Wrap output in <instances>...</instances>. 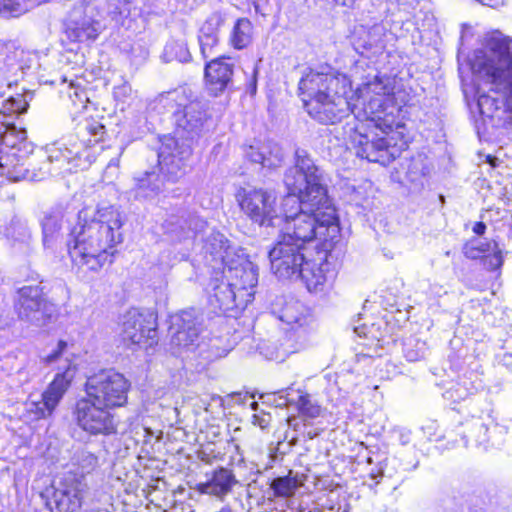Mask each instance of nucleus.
I'll return each mask as SVG.
<instances>
[{"mask_svg": "<svg viewBox=\"0 0 512 512\" xmlns=\"http://www.w3.org/2000/svg\"><path fill=\"white\" fill-rule=\"evenodd\" d=\"M234 63L229 58L218 57L205 66V79L210 92L217 96L233 87Z\"/></svg>", "mask_w": 512, "mask_h": 512, "instance_id": "nucleus-21", "label": "nucleus"}, {"mask_svg": "<svg viewBox=\"0 0 512 512\" xmlns=\"http://www.w3.org/2000/svg\"><path fill=\"white\" fill-rule=\"evenodd\" d=\"M222 274L238 292L253 289L258 282V268L242 249L222 268Z\"/></svg>", "mask_w": 512, "mask_h": 512, "instance_id": "nucleus-18", "label": "nucleus"}, {"mask_svg": "<svg viewBox=\"0 0 512 512\" xmlns=\"http://www.w3.org/2000/svg\"><path fill=\"white\" fill-rule=\"evenodd\" d=\"M250 407H251V409L253 411H256L258 409V407H259V404L254 401V402L251 403Z\"/></svg>", "mask_w": 512, "mask_h": 512, "instance_id": "nucleus-57", "label": "nucleus"}, {"mask_svg": "<svg viewBox=\"0 0 512 512\" xmlns=\"http://www.w3.org/2000/svg\"><path fill=\"white\" fill-rule=\"evenodd\" d=\"M30 144L26 141V132L7 133L0 143V175L10 180H33L29 176V170L24 168V161L31 152Z\"/></svg>", "mask_w": 512, "mask_h": 512, "instance_id": "nucleus-11", "label": "nucleus"}, {"mask_svg": "<svg viewBox=\"0 0 512 512\" xmlns=\"http://www.w3.org/2000/svg\"><path fill=\"white\" fill-rule=\"evenodd\" d=\"M178 49L180 51V55H175V58L180 62L188 61L190 55L188 50L183 44L171 43L168 44L165 48L166 54H171L174 50Z\"/></svg>", "mask_w": 512, "mask_h": 512, "instance_id": "nucleus-47", "label": "nucleus"}, {"mask_svg": "<svg viewBox=\"0 0 512 512\" xmlns=\"http://www.w3.org/2000/svg\"><path fill=\"white\" fill-rule=\"evenodd\" d=\"M300 308H302V305L298 302L287 304L282 310L281 320L289 325L298 324L302 326L306 323V317L301 313H296Z\"/></svg>", "mask_w": 512, "mask_h": 512, "instance_id": "nucleus-40", "label": "nucleus"}, {"mask_svg": "<svg viewBox=\"0 0 512 512\" xmlns=\"http://www.w3.org/2000/svg\"><path fill=\"white\" fill-rule=\"evenodd\" d=\"M66 347H67V343L66 342L59 341L58 345H57V348L53 352L48 354L46 357H44L43 361L46 364H52V363L58 361L61 358L62 353L66 349Z\"/></svg>", "mask_w": 512, "mask_h": 512, "instance_id": "nucleus-48", "label": "nucleus"}, {"mask_svg": "<svg viewBox=\"0 0 512 512\" xmlns=\"http://www.w3.org/2000/svg\"><path fill=\"white\" fill-rule=\"evenodd\" d=\"M237 200L243 213L260 226H275L281 220L274 191L242 188Z\"/></svg>", "mask_w": 512, "mask_h": 512, "instance_id": "nucleus-8", "label": "nucleus"}, {"mask_svg": "<svg viewBox=\"0 0 512 512\" xmlns=\"http://www.w3.org/2000/svg\"><path fill=\"white\" fill-rule=\"evenodd\" d=\"M122 225V214L114 206L100 207L92 220L79 222L67 240L73 264L79 269L93 272L111 264L114 247L123 240Z\"/></svg>", "mask_w": 512, "mask_h": 512, "instance_id": "nucleus-2", "label": "nucleus"}, {"mask_svg": "<svg viewBox=\"0 0 512 512\" xmlns=\"http://www.w3.org/2000/svg\"><path fill=\"white\" fill-rule=\"evenodd\" d=\"M256 70L253 69V80L251 82V92L254 93L256 91Z\"/></svg>", "mask_w": 512, "mask_h": 512, "instance_id": "nucleus-54", "label": "nucleus"}, {"mask_svg": "<svg viewBox=\"0 0 512 512\" xmlns=\"http://www.w3.org/2000/svg\"><path fill=\"white\" fill-rule=\"evenodd\" d=\"M186 101L185 91L182 89H175L161 93L155 99L157 106L168 110H180V107H184Z\"/></svg>", "mask_w": 512, "mask_h": 512, "instance_id": "nucleus-33", "label": "nucleus"}, {"mask_svg": "<svg viewBox=\"0 0 512 512\" xmlns=\"http://www.w3.org/2000/svg\"><path fill=\"white\" fill-rule=\"evenodd\" d=\"M305 251L306 247L278 236L268 253L272 273L279 279H298L307 259Z\"/></svg>", "mask_w": 512, "mask_h": 512, "instance_id": "nucleus-14", "label": "nucleus"}, {"mask_svg": "<svg viewBox=\"0 0 512 512\" xmlns=\"http://www.w3.org/2000/svg\"><path fill=\"white\" fill-rule=\"evenodd\" d=\"M403 351L408 361L415 362L425 357L427 348L425 342L417 339H409L405 342Z\"/></svg>", "mask_w": 512, "mask_h": 512, "instance_id": "nucleus-39", "label": "nucleus"}, {"mask_svg": "<svg viewBox=\"0 0 512 512\" xmlns=\"http://www.w3.org/2000/svg\"><path fill=\"white\" fill-rule=\"evenodd\" d=\"M247 295H248L249 297H251V296L253 295V293H252V292H248V293H247Z\"/></svg>", "mask_w": 512, "mask_h": 512, "instance_id": "nucleus-61", "label": "nucleus"}, {"mask_svg": "<svg viewBox=\"0 0 512 512\" xmlns=\"http://www.w3.org/2000/svg\"><path fill=\"white\" fill-rule=\"evenodd\" d=\"M363 128L364 125L350 127L348 137L344 139V143L350 144L355 150L356 156L383 166L394 161L397 157V150L390 146L388 140L371 138L369 134L362 131Z\"/></svg>", "mask_w": 512, "mask_h": 512, "instance_id": "nucleus-15", "label": "nucleus"}, {"mask_svg": "<svg viewBox=\"0 0 512 512\" xmlns=\"http://www.w3.org/2000/svg\"><path fill=\"white\" fill-rule=\"evenodd\" d=\"M284 391H280V395L278 396V399L276 400V405L279 406V407H286V406H289V405H292L294 404V400H291L287 397V395H283Z\"/></svg>", "mask_w": 512, "mask_h": 512, "instance_id": "nucleus-49", "label": "nucleus"}, {"mask_svg": "<svg viewBox=\"0 0 512 512\" xmlns=\"http://www.w3.org/2000/svg\"><path fill=\"white\" fill-rule=\"evenodd\" d=\"M12 50H15L14 53H17L14 43L4 42V41L0 40V54H3L5 52H11Z\"/></svg>", "mask_w": 512, "mask_h": 512, "instance_id": "nucleus-51", "label": "nucleus"}, {"mask_svg": "<svg viewBox=\"0 0 512 512\" xmlns=\"http://www.w3.org/2000/svg\"><path fill=\"white\" fill-rule=\"evenodd\" d=\"M205 226L204 220L186 210H178L176 213L167 215L162 223L164 233L175 241L191 238L201 232Z\"/></svg>", "mask_w": 512, "mask_h": 512, "instance_id": "nucleus-19", "label": "nucleus"}, {"mask_svg": "<svg viewBox=\"0 0 512 512\" xmlns=\"http://www.w3.org/2000/svg\"><path fill=\"white\" fill-rule=\"evenodd\" d=\"M94 0H78L69 12L66 22V34L72 41L95 40L100 31V23Z\"/></svg>", "mask_w": 512, "mask_h": 512, "instance_id": "nucleus-16", "label": "nucleus"}, {"mask_svg": "<svg viewBox=\"0 0 512 512\" xmlns=\"http://www.w3.org/2000/svg\"><path fill=\"white\" fill-rule=\"evenodd\" d=\"M25 12V5L20 0H0V14L4 16H18Z\"/></svg>", "mask_w": 512, "mask_h": 512, "instance_id": "nucleus-43", "label": "nucleus"}, {"mask_svg": "<svg viewBox=\"0 0 512 512\" xmlns=\"http://www.w3.org/2000/svg\"><path fill=\"white\" fill-rule=\"evenodd\" d=\"M129 390L130 382L112 369L93 374L85 383L86 396L111 410L127 403Z\"/></svg>", "mask_w": 512, "mask_h": 512, "instance_id": "nucleus-6", "label": "nucleus"}, {"mask_svg": "<svg viewBox=\"0 0 512 512\" xmlns=\"http://www.w3.org/2000/svg\"><path fill=\"white\" fill-rule=\"evenodd\" d=\"M14 309L20 320L35 326L44 327L55 318L56 308L39 284L24 285L14 296Z\"/></svg>", "mask_w": 512, "mask_h": 512, "instance_id": "nucleus-5", "label": "nucleus"}, {"mask_svg": "<svg viewBox=\"0 0 512 512\" xmlns=\"http://www.w3.org/2000/svg\"><path fill=\"white\" fill-rule=\"evenodd\" d=\"M65 210L61 205L50 208L41 220L43 244L51 247L60 236Z\"/></svg>", "mask_w": 512, "mask_h": 512, "instance_id": "nucleus-27", "label": "nucleus"}, {"mask_svg": "<svg viewBox=\"0 0 512 512\" xmlns=\"http://www.w3.org/2000/svg\"><path fill=\"white\" fill-rule=\"evenodd\" d=\"M218 36H211L201 34L199 35L200 51L204 58H208L213 51V48L218 44Z\"/></svg>", "mask_w": 512, "mask_h": 512, "instance_id": "nucleus-44", "label": "nucleus"}, {"mask_svg": "<svg viewBox=\"0 0 512 512\" xmlns=\"http://www.w3.org/2000/svg\"><path fill=\"white\" fill-rule=\"evenodd\" d=\"M478 428H479V433H482L485 436L488 431L487 426L484 425L483 423H480Z\"/></svg>", "mask_w": 512, "mask_h": 512, "instance_id": "nucleus-55", "label": "nucleus"}, {"mask_svg": "<svg viewBox=\"0 0 512 512\" xmlns=\"http://www.w3.org/2000/svg\"><path fill=\"white\" fill-rule=\"evenodd\" d=\"M28 102L25 99V97L21 94H18L16 97H10L6 102L3 104V109L0 111V114L5 115V120H8V118L12 114H23L28 109Z\"/></svg>", "mask_w": 512, "mask_h": 512, "instance_id": "nucleus-35", "label": "nucleus"}, {"mask_svg": "<svg viewBox=\"0 0 512 512\" xmlns=\"http://www.w3.org/2000/svg\"><path fill=\"white\" fill-rule=\"evenodd\" d=\"M472 230L477 235H483L485 233V230H486V225L483 222H476L473 225Z\"/></svg>", "mask_w": 512, "mask_h": 512, "instance_id": "nucleus-52", "label": "nucleus"}, {"mask_svg": "<svg viewBox=\"0 0 512 512\" xmlns=\"http://www.w3.org/2000/svg\"><path fill=\"white\" fill-rule=\"evenodd\" d=\"M74 415L78 426L91 435H111L117 432V423L111 409L88 396L77 401Z\"/></svg>", "mask_w": 512, "mask_h": 512, "instance_id": "nucleus-12", "label": "nucleus"}, {"mask_svg": "<svg viewBox=\"0 0 512 512\" xmlns=\"http://www.w3.org/2000/svg\"><path fill=\"white\" fill-rule=\"evenodd\" d=\"M296 406L298 411L308 418H316L320 415V406L313 403L308 394L300 395L296 402Z\"/></svg>", "mask_w": 512, "mask_h": 512, "instance_id": "nucleus-41", "label": "nucleus"}, {"mask_svg": "<svg viewBox=\"0 0 512 512\" xmlns=\"http://www.w3.org/2000/svg\"><path fill=\"white\" fill-rule=\"evenodd\" d=\"M58 369L59 372L42 393L41 399L26 403V413L30 420L36 421L50 417L69 388L75 376L76 367L65 359V364Z\"/></svg>", "mask_w": 512, "mask_h": 512, "instance_id": "nucleus-10", "label": "nucleus"}, {"mask_svg": "<svg viewBox=\"0 0 512 512\" xmlns=\"http://www.w3.org/2000/svg\"><path fill=\"white\" fill-rule=\"evenodd\" d=\"M108 14L115 22H121L124 18L128 17L131 11L130 0H108L107 1Z\"/></svg>", "mask_w": 512, "mask_h": 512, "instance_id": "nucleus-37", "label": "nucleus"}, {"mask_svg": "<svg viewBox=\"0 0 512 512\" xmlns=\"http://www.w3.org/2000/svg\"><path fill=\"white\" fill-rule=\"evenodd\" d=\"M158 164L162 173L171 181H176L183 174V157L169 152L167 146L162 147L158 153Z\"/></svg>", "mask_w": 512, "mask_h": 512, "instance_id": "nucleus-30", "label": "nucleus"}, {"mask_svg": "<svg viewBox=\"0 0 512 512\" xmlns=\"http://www.w3.org/2000/svg\"><path fill=\"white\" fill-rule=\"evenodd\" d=\"M8 236L16 240H25L30 237V231L25 223L13 221L8 231Z\"/></svg>", "mask_w": 512, "mask_h": 512, "instance_id": "nucleus-45", "label": "nucleus"}, {"mask_svg": "<svg viewBox=\"0 0 512 512\" xmlns=\"http://www.w3.org/2000/svg\"><path fill=\"white\" fill-rule=\"evenodd\" d=\"M235 482V478L230 470L220 468L214 472L209 481L199 485V490L201 493L214 495L222 499L231 491Z\"/></svg>", "mask_w": 512, "mask_h": 512, "instance_id": "nucleus-29", "label": "nucleus"}, {"mask_svg": "<svg viewBox=\"0 0 512 512\" xmlns=\"http://www.w3.org/2000/svg\"><path fill=\"white\" fill-rule=\"evenodd\" d=\"M387 29L382 24H375L372 27L363 30L358 37L357 49H363L361 53L370 52L373 55L382 53L386 47Z\"/></svg>", "mask_w": 512, "mask_h": 512, "instance_id": "nucleus-28", "label": "nucleus"}, {"mask_svg": "<svg viewBox=\"0 0 512 512\" xmlns=\"http://www.w3.org/2000/svg\"><path fill=\"white\" fill-rule=\"evenodd\" d=\"M253 423L255 425H259L261 428H265L267 423L263 418L258 417L257 415L253 416Z\"/></svg>", "mask_w": 512, "mask_h": 512, "instance_id": "nucleus-53", "label": "nucleus"}, {"mask_svg": "<svg viewBox=\"0 0 512 512\" xmlns=\"http://www.w3.org/2000/svg\"><path fill=\"white\" fill-rule=\"evenodd\" d=\"M300 96L309 116L320 124L334 125L359 111V105L348 96L350 87L343 75L309 69L298 85Z\"/></svg>", "mask_w": 512, "mask_h": 512, "instance_id": "nucleus-3", "label": "nucleus"}, {"mask_svg": "<svg viewBox=\"0 0 512 512\" xmlns=\"http://www.w3.org/2000/svg\"><path fill=\"white\" fill-rule=\"evenodd\" d=\"M253 26L247 18L239 19L233 28L231 43L236 49L247 47L252 41Z\"/></svg>", "mask_w": 512, "mask_h": 512, "instance_id": "nucleus-31", "label": "nucleus"}, {"mask_svg": "<svg viewBox=\"0 0 512 512\" xmlns=\"http://www.w3.org/2000/svg\"><path fill=\"white\" fill-rule=\"evenodd\" d=\"M97 457L88 451H79L73 457L72 467L68 471H76L78 476H83L84 481L87 474H90L97 466Z\"/></svg>", "mask_w": 512, "mask_h": 512, "instance_id": "nucleus-32", "label": "nucleus"}, {"mask_svg": "<svg viewBox=\"0 0 512 512\" xmlns=\"http://www.w3.org/2000/svg\"><path fill=\"white\" fill-rule=\"evenodd\" d=\"M28 102L25 99V97L21 94H18L16 97H10L6 102L3 104V109L0 111V114L5 115V120H8V118L12 114H23L28 109Z\"/></svg>", "mask_w": 512, "mask_h": 512, "instance_id": "nucleus-36", "label": "nucleus"}, {"mask_svg": "<svg viewBox=\"0 0 512 512\" xmlns=\"http://www.w3.org/2000/svg\"><path fill=\"white\" fill-rule=\"evenodd\" d=\"M224 23V17L219 12L210 14L200 29L201 34L218 36V31Z\"/></svg>", "mask_w": 512, "mask_h": 512, "instance_id": "nucleus-42", "label": "nucleus"}, {"mask_svg": "<svg viewBox=\"0 0 512 512\" xmlns=\"http://www.w3.org/2000/svg\"><path fill=\"white\" fill-rule=\"evenodd\" d=\"M202 317L195 309L176 315L171 326V346L177 353L194 351L199 346Z\"/></svg>", "mask_w": 512, "mask_h": 512, "instance_id": "nucleus-17", "label": "nucleus"}, {"mask_svg": "<svg viewBox=\"0 0 512 512\" xmlns=\"http://www.w3.org/2000/svg\"><path fill=\"white\" fill-rule=\"evenodd\" d=\"M486 61L480 64L492 90L499 96L481 95L478 98L480 113L498 123L512 122V56L509 51V39L495 31L486 39Z\"/></svg>", "mask_w": 512, "mask_h": 512, "instance_id": "nucleus-4", "label": "nucleus"}, {"mask_svg": "<svg viewBox=\"0 0 512 512\" xmlns=\"http://www.w3.org/2000/svg\"><path fill=\"white\" fill-rule=\"evenodd\" d=\"M15 132L18 134L20 132H26L25 129H17L13 122L9 120H5V115L0 114V143L3 142L4 137L7 133Z\"/></svg>", "mask_w": 512, "mask_h": 512, "instance_id": "nucleus-46", "label": "nucleus"}, {"mask_svg": "<svg viewBox=\"0 0 512 512\" xmlns=\"http://www.w3.org/2000/svg\"><path fill=\"white\" fill-rule=\"evenodd\" d=\"M367 462H368L369 464H371V463H372V458H370V457H369V458L367 459Z\"/></svg>", "mask_w": 512, "mask_h": 512, "instance_id": "nucleus-60", "label": "nucleus"}, {"mask_svg": "<svg viewBox=\"0 0 512 512\" xmlns=\"http://www.w3.org/2000/svg\"><path fill=\"white\" fill-rule=\"evenodd\" d=\"M271 487L278 496H290L298 487V480L291 476L279 477L273 480Z\"/></svg>", "mask_w": 512, "mask_h": 512, "instance_id": "nucleus-38", "label": "nucleus"}, {"mask_svg": "<svg viewBox=\"0 0 512 512\" xmlns=\"http://www.w3.org/2000/svg\"><path fill=\"white\" fill-rule=\"evenodd\" d=\"M240 248L232 246L224 234L213 231L205 239L203 251L207 262L215 269H222L233 259Z\"/></svg>", "mask_w": 512, "mask_h": 512, "instance_id": "nucleus-20", "label": "nucleus"}, {"mask_svg": "<svg viewBox=\"0 0 512 512\" xmlns=\"http://www.w3.org/2000/svg\"><path fill=\"white\" fill-rule=\"evenodd\" d=\"M162 187V181L155 173H147L146 178L140 179L137 195L145 198L157 195Z\"/></svg>", "mask_w": 512, "mask_h": 512, "instance_id": "nucleus-34", "label": "nucleus"}, {"mask_svg": "<svg viewBox=\"0 0 512 512\" xmlns=\"http://www.w3.org/2000/svg\"><path fill=\"white\" fill-rule=\"evenodd\" d=\"M173 116L178 133L186 138H193L201 132L206 112L199 102H190L181 110L173 111Z\"/></svg>", "mask_w": 512, "mask_h": 512, "instance_id": "nucleus-22", "label": "nucleus"}, {"mask_svg": "<svg viewBox=\"0 0 512 512\" xmlns=\"http://www.w3.org/2000/svg\"><path fill=\"white\" fill-rule=\"evenodd\" d=\"M244 156L252 163L269 169L280 166L284 160L282 148L275 142L256 141L243 147Z\"/></svg>", "mask_w": 512, "mask_h": 512, "instance_id": "nucleus-23", "label": "nucleus"}, {"mask_svg": "<svg viewBox=\"0 0 512 512\" xmlns=\"http://www.w3.org/2000/svg\"><path fill=\"white\" fill-rule=\"evenodd\" d=\"M211 286L210 301L220 311L227 312L239 306L237 303V293L239 292L230 281L215 278L211 281Z\"/></svg>", "mask_w": 512, "mask_h": 512, "instance_id": "nucleus-26", "label": "nucleus"}, {"mask_svg": "<svg viewBox=\"0 0 512 512\" xmlns=\"http://www.w3.org/2000/svg\"><path fill=\"white\" fill-rule=\"evenodd\" d=\"M284 184L289 193L283 200L285 219L279 236L303 247L318 241L327 261L341 239L339 219L323 171L306 150H295V164L287 169Z\"/></svg>", "mask_w": 512, "mask_h": 512, "instance_id": "nucleus-1", "label": "nucleus"}, {"mask_svg": "<svg viewBox=\"0 0 512 512\" xmlns=\"http://www.w3.org/2000/svg\"><path fill=\"white\" fill-rule=\"evenodd\" d=\"M88 130L94 136H99V139L104 134L105 127L102 124L96 123L95 125H91L88 127Z\"/></svg>", "mask_w": 512, "mask_h": 512, "instance_id": "nucleus-50", "label": "nucleus"}, {"mask_svg": "<svg viewBox=\"0 0 512 512\" xmlns=\"http://www.w3.org/2000/svg\"><path fill=\"white\" fill-rule=\"evenodd\" d=\"M318 255L320 263L306 259L298 277V279H301L306 284L309 291L315 292L321 290L326 281L324 266L328 265L329 258L333 257V253L331 256H328L327 261L325 260V252L323 250L319 251Z\"/></svg>", "mask_w": 512, "mask_h": 512, "instance_id": "nucleus-25", "label": "nucleus"}, {"mask_svg": "<svg viewBox=\"0 0 512 512\" xmlns=\"http://www.w3.org/2000/svg\"><path fill=\"white\" fill-rule=\"evenodd\" d=\"M463 253L469 259H482L484 267L495 270L502 265L503 258L496 242L482 243L477 239L467 241Z\"/></svg>", "mask_w": 512, "mask_h": 512, "instance_id": "nucleus-24", "label": "nucleus"}, {"mask_svg": "<svg viewBox=\"0 0 512 512\" xmlns=\"http://www.w3.org/2000/svg\"><path fill=\"white\" fill-rule=\"evenodd\" d=\"M394 92V79L386 75H376L374 78L356 91V103L359 111L356 112V119L380 118L385 110L387 98Z\"/></svg>", "mask_w": 512, "mask_h": 512, "instance_id": "nucleus-9", "label": "nucleus"}, {"mask_svg": "<svg viewBox=\"0 0 512 512\" xmlns=\"http://www.w3.org/2000/svg\"><path fill=\"white\" fill-rule=\"evenodd\" d=\"M220 512H230V509L223 508Z\"/></svg>", "mask_w": 512, "mask_h": 512, "instance_id": "nucleus-59", "label": "nucleus"}, {"mask_svg": "<svg viewBox=\"0 0 512 512\" xmlns=\"http://www.w3.org/2000/svg\"><path fill=\"white\" fill-rule=\"evenodd\" d=\"M123 342L130 345L151 347L157 343V316L153 311L132 308L122 323Z\"/></svg>", "mask_w": 512, "mask_h": 512, "instance_id": "nucleus-13", "label": "nucleus"}, {"mask_svg": "<svg viewBox=\"0 0 512 512\" xmlns=\"http://www.w3.org/2000/svg\"><path fill=\"white\" fill-rule=\"evenodd\" d=\"M29 176L31 177V174L29 173ZM32 177L34 178L33 180H41V177H38V179H36V175L32 174Z\"/></svg>", "mask_w": 512, "mask_h": 512, "instance_id": "nucleus-58", "label": "nucleus"}, {"mask_svg": "<svg viewBox=\"0 0 512 512\" xmlns=\"http://www.w3.org/2000/svg\"><path fill=\"white\" fill-rule=\"evenodd\" d=\"M370 476L371 478L376 479L377 477L383 476V471L380 469L377 474L371 472Z\"/></svg>", "mask_w": 512, "mask_h": 512, "instance_id": "nucleus-56", "label": "nucleus"}, {"mask_svg": "<svg viewBox=\"0 0 512 512\" xmlns=\"http://www.w3.org/2000/svg\"><path fill=\"white\" fill-rule=\"evenodd\" d=\"M88 485L76 471H66L59 481L47 490L46 505L51 512H76L81 508Z\"/></svg>", "mask_w": 512, "mask_h": 512, "instance_id": "nucleus-7", "label": "nucleus"}]
</instances>
